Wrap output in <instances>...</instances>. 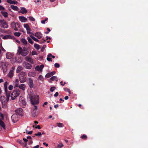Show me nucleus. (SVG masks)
<instances>
[{
	"label": "nucleus",
	"instance_id": "obj_52",
	"mask_svg": "<svg viewBox=\"0 0 148 148\" xmlns=\"http://www.w3.org/2000/svg\"><path fill=\"white\" fill-rule=\"evenodd\" d=\"M4 10L5 8H4L3 7L0 5V10Z\"/></svg>",
	"mask_w": 148,
	"mask_h": 148
},
{
	"label": "nucleus",
	"instance_id": "obj_7",
	"mask_svg": "<svg viewBox=\"0 0 148 148\" xmlns=\"http://www.w3.org/2000/svg\"><path fill=\"white\" fill-rule=\"evenodd\" d=\"M8 84V83L6 82L4 83V87L5 89V91L6 93V95H7V94H9L10 95V92H8V88L7 85Z\"/></svg>",
	"mask_w": 148,
	"mask_h": 148
},
{
	"label": "nucleus",
	"instance_id": "obj_21",
	"mask_svg": "<svg viewBox=\"0 0 148 148\" xmlns=\"http://www.w3.org/2000/svg\"><path fill=\"white\" fill-rule=\"evenodd\" d=\"M24 27L26 28L27 30V32L28 33V32H29L30 31V29L27 24H24Z\"/></svg>",
	"mask_w": 148,
	"mask_h": 148
},
{
	"label": "nucleus",
	"instance_id": "obj_12",
	"mask_svg": "<svg viewBox=\"0 0 148 148\" xmlns=\"http://www.w3.org/2000/svg\"><path fill=\"white\" fill-rule=\"evenodd\" d=\"M19 20L22 22H25L27 20V18L23 16H19L18 17Z\"/></svg>",
	"mask_w": 148,
	"mask_h": 148
},
{
	"label": "nucleus",
	"instance_id": "obj_59",
	"mask_svg": "<svg viewBox=\"0 0 148 148\" xmlns=\"http://www.w3.org/2000/svg\"><path fill=\"white\" fill-rule=\"evenodd\" d=\"M63 83V82L61 81L60 82V84H61V85H62V86H64L66 84V83L65 82H64V83Z\"/></svg>",
	"mask_w": 148,
	"mask_h": 148
},
{
	"label": "nucleus",
	"instance_id": "obj_18",
	"mask_svg": "<svg viewBox=\"0 0 148 148\" xmlns=\"http://www.w3.org/2000/svg\"><path fill=\"white\" fill-rule=\"evenodd\" d=\"M13 36H12L8 35H5L4 36L3 38V39H12L13 38Z\"/></svg>",
	"mask_w": 148,
	"mask_h": 148
},
{
	"label": "nucleus",
	"instance_id": "obj_48",
	"mask_svg": "<svg viewBox=\"0 0 148 148\" xmlns=\"http://www.w3.org/2000/svg\"><path fill=\"white\" fill-rule=\"evenodd\" d=\"M63 146V145L62 143H61L58 145V148H61Z\"/></svg>",
	"mask_w": 148,
	"mask_h": 148
},
{
	"label": "nucleus",
	"instance_id": "obj_13",
	"mask_svg": "<svg viewBox=\"0 0 148 148\" xmlns=\"http://www.w3.org/2000/svg\"><path fill=\"white\" fill-rule=\"evenodd\" d=\"M13 54L12 53L7 52L6 54V58L8 59H11L13 57Z\"/></svg>",
	"mask_w": 148,
	"mask_h": 148
},
{
	"label": "nucleus",
	"instance_id": "obj_50",
	"mask_svg": "<svg viewBox=\"0 0 148 148\" xmlns=\"http://www.w3.org/2000/svg\"><path fill=\"white\" fill-rule=\"evenodd\" d=\"M13 86L12 85H10L8 87V89L10 90H11L12 89Z\"/></svg>",
	"mask_w": 148,
	"mask_h": 148
},
{
	"label": "nucleus",
	"instance_id": "obj_33",
	"mask_svg": "<svg viewBox=\"0 0 148 148\" xmlns=\"http://www.w3.org/2000/svg\"><path fill=\"white\" fill-rule=\"evenodd\" d=\"M57 126L60 127H62L63 126L62 123H56Z\"/></svg>",
	"mask_w": 148,
	"mask_h": 148
},
{
	"label": "nucleus",
	"instance_id": "obj_10",
	"mask_svg": "<svg viewBox=\"0 0 148 148\" xmlns=\"http://www.w3.org/2000/svg\"><path fill=\"white\" fill-rule=\"evenodd\" d=\"M11 25L12 28H13L15 31H17L18 30V29L16 27V23L15 22H13L11 23Z\"/></svg>",
	"mask_w": 148,
	"mask_h": 148
},
{
	"label": "nucleus",
	"instance_id": "obj_14",
	"mask_svg": "<svg viewBox=\"0 0 148 148\" xmlns=\"http://www.w3.org/2000/svg\"><path fill=\"white\" fill-rule=\"evenodd\" d=\"M42 34L40 32H37L35 34L34 36L38 39H40L42 37Z\"/></svg>",
	"mask_w": 148,
	"mask_h": 148
},
{
	"label": "nucleus",
	"instance_id": "obj_54",
	"mask_svg": "<svg viewBox=\"0 0 148 148\" xmlns=\"http://www.w3.org/2000/svg\"><path fill=\"white\" fill-rule=\"evenodd\" d=\"M0 32L2 33H6V31H5V30L3 29H0Z\"/></svg>",
	"mask_w": 148,
	"mask_h": 148
},
{
	"label": "nucleus",
	"instance_id": "obj_60",
	"mask_svg": "<svg viewBox=\"0 0 148 148\" xmlns=\"http://www.w3.org/2000/svg\"><path fill=\"white\" fill-rule=\"evenodd\" d=\"M44 67V65L43 64H41L40 66V68L42 70V69Z\"/></svg>",
	"mask_w": 148,
	"mask_h": 148
},
{
	"label": "nucleus",
	"instance_id": "obj_40",
	"mask_svg": "<svg viewBox=\"0 0 148 148\" xmlns=\"http://www.w3.org/2000/svg\"><path fill=\"white\" fill-rule=\"evenodd\" d=\"M17 142L18 143L21 145H23V142L21 140L18 139L17 140Z\"/></svg>",
	"mask_w": 148,
	"mask_h": 148
},
{
	"label": "nucleus",
	"instance_id": "obj_47",
	"mask_svg": "<svg viewBox=\"0 0 148 148\" xmlns=\"http://www.w3.org/2000/svg\"><path fill=\"white\" fill-rule=\"evenodd\" d=\"M54 66L55 67L58 68L60 66L58 63H56L54 64Z\"/></svg>",
	"mask_w": 148,
	"mask_h": 148
},
{
	"label": "nucleus",
	"instance_id": "obj_63",
	"mask_svg": "<svg viewBox=\"0 0 148 148\" xmlns=\"http://www.w3.org/2000/svg\"><path fill=\"white\" fill-rule=\"evenodd\" d=\"M46 38L45 40L46 41L48 39L50 40L51 39V38L48 37V36H46Z\"/></svg>",
	"mask_w": 148,
	"mask_h": 148
},
{
	"label": "nucleus",
	"instance_id": "obj_24",
	"mask_svg": "<svg viewBox=\"0 0 148 148\" xmlns=\"http://www.w3.org/2000/svg\"><path fill=\"white\" fill-rule=\"evenodd\" d=\"M0 125L4 129H5V126L4 122L2 120H0Z\"/></svg>",
	"mask_w": 148,
	"mask_h": 148
},
{
	"label": "nucleus",
	"instance_id": "obj_58",
	"mask_svg": "<svg viewBox=\"0 0 148 148\" xmlns=\"http://www.w3.org/2000/svg\"><path fill=\"white\" fill-rule=\"evenodd\" d=\"M32 74L33 73L32 72H29L28 73V75L29 76H32Z\"/></svg>",
	"mask_w": 148,
	"mask_h": 148
},
{
	"label": "nucleus",
	"instance_id": "obj_22",
	"mask_svg": "<svg viewBox=\"0 0 148 148\" xmlns=\"http://www.w3.org/2000/svg\"><path fill=\"white\" fill-rule=\"evenodd\" d=\"M7 2L8 3L13 4H15L18 3L16 1H13L11 0H7Z\"/></svg>",
	"mask_w": 148,
	"mask_h": 148
},
{
	"label": "nucleus",
	"instance_id": "obj_1",
	"mask_svg": "<svg viewBox=\"0 0 148 148\" xmlns=\"http://www.w3.org/2000/svg\"><path fill=\"white\" fill-rule=\"evenodd\" d=\"M15 112L16 114H13L11 116L12 120L14 123H16L18 120L17 114L22 116L23 114V110L21 108H19L15 110Z\"/></svg>",
	"mask_w": 148,
	"mask_h": 148
},
{
	"label": "nucleus",
	"instance_id": "obj_42",
	"mask_svg": "<svg viewBox=\"0 0 148 148\" xmlns=\"http://www.w3.org/2000/svg\"><path fill=\"white\" fill-rule=\"evenodd\" d=\"M34 111H33V113H32V115L33 117H35L36 116H37L38 115V112H34Z\"/></svg>",
	"mask_w": 148,
	"mask_h": 148
},
{
	"label": "nucleus",
	"instance_id": "obj_25",
	"mask_svg": "<svg viewBox=\"0 0 148 148\" xmlns=\"http://www.w3.org/2000/svg\"><path fill=\"white\" fill-rule=\"evenodd\" d=\"M22 70L23 67L21 66H19L16 69V72L17 73H19Z\"/></svg>",
	"mask_w": 148,
	"mask_h": 148
},
{
	"label": "nucleus",
	"instance_id": "obj_2",
	"mask_svg": "<svg viewBox=\"0 0 148 148\" xmlns=\"http://www.w3.org/2000/svg\"><path fill=\"white\" fill-rule=\"evenodd\" d=\"M18 52L19 54H21L23 56H25L29 53L28 49L25 47H24L22 49V48L19 46L18 47Z\"/></svg>",
	"mask_w": 148,
	"mask_h": 148
},
{
	"label": "nucleus",
	"instance_id": "obj_46",
	"mask_svg": "<svg viewBox=\"0 0 148 148\" xmlns=\"http://www.w3.org/2000/svg\"><path fill=\"white\" fill-rule=\"evenodd\" d=\"M48 19L47 18H45L44 20L42 21L41 22L42 24H44L45 23V22L47 21Z\"/></svg>",
	"mask_w": 148,
	"mask_h": 148
},
{
	"label": "nucleus",
	"instance_id": "obj_36",
	"mask_svg": "<svg viewBox=\"0 0 148 148\" xmlns=\"http://www.w3.org/2000/svg\"><path fill=\"white\" fill-rule=\"evenodd\" d=\"M14 35L16 36L19 37L21 35V33L19 32H16L14 33Z\"/></svg>",
	"mask_w": 148,
	"mask_h": 148
},
{
	"label": "nucleus",
	"instance_id": "obj_19",
	"mask_svg": "<svg viewBox=\"0 0 148 148\" xmlns=\"http://www.w3.org/2000/svg\"><path fill=\"white\" fill-rule=\"evenodd\" d=\"M18 12L24 14L26 13L27 12V11L25 8L22 7L21 8V10Z\"/></svg>",
	"mask_w": 148,
	"mask_h": 148
},
{
	"label": "nucleus",
	"instance_id": "obj_45",
	"mask_svg": "<svg viewBox=\"0 0 148 148\" xmlns=\"http://www.w3.org/2000/svg\"><path fill=\"white\" fill-rule=\"evenodd\" d=\"M26 132L27 134H31L32 133L33 131H28L27 130H26Z\"/></svg>",
	"mask_w": 148,
	"mask_h": 148
},
{
	"label": "nucleus",
	"instance_id": "obj_6",
	"mask_svg": "<svg viewBox=\"0 0 148 148\" xmlns=\"http://www.w3.org/2000/svg\"><path fill=\"white\" fill-rule=\"evenodd\" d=\"M6 99L5 101H1L2 106L3 108H4L6 107L7 105V103L8 102L10 96L9 94H7V95H6Z\"/></svg>",
	"mask_w": 148,
	"mask_h": 148
},
{
	"label": "nucleus",
	"instance_id": "obj_51",
	"mask_svg": "<svg viewBox=\"0 0 148 148\" xmlns=\"http://www.w3.org/2000/svg\"><path fill=\"white\" fill-rule=\"evenodd\" d=\"M41 135H42V134L40 132H38L37 133L35 134V136H41Z\"/></svg>",
	"mask_w": 148,
	"mask_h": 148
},
{
	"label": "nucleus",
	"instance_id": "obj_16",
	"mask_svg": "<svg viewBox=\"0 0 148 148\" xmlns=\"http://www.w3.org/2000/svg\"><path fill=\"white\" fill-rule=\"evenodd\" d=\"M56 72L54 71H52L50 73H47L45 75V77L49 78L55 74Z\"/></svg>",
	"mask_w": 148,
	"mask_h": 148
},
{
	"label": "nucleus",
	"instance_id": "obj_11",
	"mask_svg": "<svg viewBox=\"0 0 148 148\" xmlns=\"http://www.w3.org/2000/svg\"><path fill=\"white\" fill-rule=\"evenodd\" d=\"M25 60L31 64H33L34 63L33 60L30 57L27 56L25 58Z\"/></svg>",
	"mask_w": 148,
	"mask_h": 148
},
{
	"label": "nucleus",
	"instance_id": "obj_41",
	"mask_svg": "<svg viewBox=\"0 0 148 148\" xmlns=\"http://www.w3.org/2000/svg\"><path fill=\"white\" fill-rule=\"evenodd\" d=\"M56 88L55 86L51 87L50 88V91L51 92H53Z\"/></svg>",
	"mask_w": 148,
	"mask_h": 148
},
{
	"label": "nucleus",
	"instance_id": "obj_38",
	"mask_svg": "<svg viewBox=\"0 0 148 148\" xmlns=\"http://www.w3.org/2000/svg\"><path fill=\"white\" fill-rule=\"evenodd\" d=\"M87 136L86 135H84L81 136V138L82 139H84L85 140H86L87 139Z\"/></svg>",
	"mask_w": 148,
	"mask_h": 148
},
{
	"label": "nucleus",
	"instance_id": "obj_27",
	"mask_svg": "<svg viewBox=\"0 0 148 148\" xmlns=\"http://www.w3.org/2000/svg\"><path fill=\"white\" fill-rule=\"evenodd\" d=\"M1 14L3 16L5 17L6 18L8 17V13L5 12L1 11Z\"/></svg>",
	"mask_w": 148,
	"mask_h": 148
},
{
	"label": "nucleus",
	"instance_id": "obj_23",
	"mask_svg": "<svg viewBox=\"0 0 148 148\" xmlns=\"http://www.w3.org/2000/svg\"><path fill=\"white\" fill-rule=\"evenodd\" d=\"M13 70H11L8 74V77L11 78L13 76Z\"/></svg>",
	"mask_w": 148,
	"mask_h": 148
},
{
	"label": "nucleus",
	"instance_id": "obj_31",
	"mask_svg": "<svg viewBox=\"0 0 148 148\" xmlns=\"http://www.w3.org/2000/svg\"><path fill=\"white\" fill-rule=\"evenodd\" d=\"M34 47L37 50H38L40 48V45L37 44H35L34 45Z\"/></svg>",
	"mask_w": 148,
	"mask_h": 148
},
{
	"label": "nucleus",
	"instance_id": "obj_49",
	"mask_svg": "<svg viewBox=\"0 0 148 148\" xmlns=\"http://www.w3.org/2000/svg\"><path fill=\"white\" fill-rule=\"evenodd\" d=\"M32 55H37V53L35 51H33L32 52Z\"/></svg>",
	"mask_w": 148,
	"mask_h": 148
},
{
	"label": "nucleus",
	"instance_id": "obj_8",
	"mask_svg": "<svg viewBox=\"0 0 148 148\" xmlns=\"http://www.w3.org/2000/svg\"><path fill=\"white\" fill-rule=\"evenodd\" d=\"M15 86L16 87H18L20 89L23 90H25L26 87L25 85L24 84L19 85L18 84H16L15 85Z\"/></svg>",
	"mask_w": 148,
	"mask_h": 148
},
{
	"label": "nucleus",
	"instance_id": "obj_26",
	"mask_svg": "<svg viewBox=\"0 0 148 148\" xmlns=\"http://www.w3.org/2000/svg\"><path fill=\"white\" fill-rule=\"evenodd\" d=\"M21 41L23 43L24 45H26L27 44V41L25 39H21Z\"/></svg>",
	"mask_w": 148,
	"mask_h": 148
},
{
	"label": "nucleus",
	"instance_id": "obj_34",
	"mask_svg": "<svg viewBox=\"0 0 148 148\" xmlns=\"http://www.w3.org/2000/svg\"><path fill=\"white\" fill-rule=\"evenodd\" d=\"M27 39L28 42L30 43L31 44H33V41H32V39L30 38L29 37H28L27 38Z\"/></svg>",
	"mask_w": 148,
	"mask_h": 148
},
{
	"label": "nucleus",
	"instance_id": "obj_44",
	"mask_svg": "<svg viewBox=\"0 0 148 148\" xmlns=\"http://www.w3.org/2000/svg\"><path fill=\"white\" fill-rule=\"evenodd\" d=\"M29 20L31 21H34L35 20L34 18L32 16H29Z\"/></svg>",
	"mask_w": 148,
	"mask_h": 148
},
{
	"label": "nucleus",
	"instance_id": "obj_5",
	"mask_svg": "<svg viewBox=\"0 0 148 148\" xmlns=\"http://www.w3.org/2000/svg\"><path fill=\"white\" fill-rule=\"evenodd\" d=\"M0 25L1 27L4 28H7L8 27V25L6 21L3 19H0Z\"/></svg>",
	"mask_w": 148,
	"mask_h": 148
},
{
	"label": "nucleus",
	"instance_id": "obj_3",
	"mask_svg": "<svg viewBox=\"0 0 148 148\" xmlns=\"http://www.w3.org/2000/svg\"><path fill=\"white\" fill-rule=\"evenodd\" d=\"M21 93V91L19 89H14L11 95V97L12 100H14L17 97H18Z\"/></svg>",
	"mask_w": 148,
	"mask_h": 148
},
{
	"label": "nucleus",
	"instance_id": "obj_64",
	"mask_svg": "<svg viewBox=\"0 0 148 148\" xmlns=\"http://www.w3.org/2000/svg\"><path fill=\"white\" fill-rule=\"evenodd\" d=\"M39 147V146L38 145H37L36 146H34V147L32 148H38Z\"/></svg>",
	"mask_w": 148,
	"mask_h": 148
},
{
	"label": "nucleus",
	"instance_id": "obj_56",
	"mask_svg": "<svg viewBox=\"0 0 148 148\" xmlns=\"http://www.w3.org/2000/svg\"><path fill=\"white\" fill-rule=\"evenodd\" d=\"M47 60H48L49 61L52 62L51 58H49V57H47Z\"/></svg>",
	"mask_w": 148,
	"mask_h": 148
},
{
	"label": "nucleus",
	"instance_id": "obj_20",
	"mask_svg": "<svg viewBox=\"0 0 148 148\" xmlns=\"http://www.w3.org/2000/svg\"><path fill=\"white\" fill-rule=\"evenodd\" d=\"M25 68L27 69H31L32 67V65L29 63H26L25 66Z\"/></svg>",
	"mask_w": 148,
	"mask_h": 148
},
{
	"label": "nucleus",
	"instance_id": "obj_61",
	"mask_svg": "<svg viewBox=\"0 0 148 148\" xmlns=\"http://www.w3.org/2000/svg\"><path fill=\"white\" fill-rule=\"evenodd\" d=\"M23 140L25 142V143H26L28 141V140L27 139H26L25 138H23Z\"/></svg>",
	"mask_w": 148,
	"mask_h": 148
},
{
	"label": "nucleus",
	"instance_id": "obj_9",
	"mask_svg": "<svg viewBox=\"0 0 148 148\" xmlns=\"http://www.w3.org/2000/svg\"><path fill=\"white\" fill-rule=\"evenodd\" d=\"M28 84L30 88H32L34 87L33 81L31 78L29 79V82H28Z\"/></svg>",
	"mask_w": 148,
	"mask_h": 148
},
{
	"label": "nucleus",
	"instance_id": "obj_53",
	"mask_svg": "<svg viewBox=\"0 0 148 148\" xmlns=\"http://www.w3.org/2000/svg\"><path fill=\"white\" fill-rule=\"evenodd\" d=\"M64 90L65 91H67L70 94L71 93V91L68 88H64Z\"/></svg>",
	"mask_w": 148,
	"mask_h": 148
},
{
	"label": "nucleus",
	"instance_id": "obj_29",
	"mask_svg": "<svg viewBox=\"0 0 148 148\" xmlns=\"http://www.w3.org/2000/svg\"><path fill=\"white\" fill-rule=\"evenodd\" d=\"M51 80L52 81H56L57 82L58 80V78L56 76H52L50 78Z\"/></svg>",
	"mask_w": 148,
	"mask_h": 148
},
{
	"label": "nucleus",
	"instance_id": "obj_35",
	"mask_svg": "<svg viewBox=\"0 0 148 148\" xmlns=\"http://www.w3.org/2000/svg\"><path fill=\"white\" fill-rule=\"evenodd\" d=\"M35 70L36 71H42L41 69L39 66H37L35 68Z\"/></svg>",
	"mask_w": 148,
	"mask_h": 148
},
{
	"label": "nucleus",
	"instance_id": "obj_15",
	"mask_svg": "<svg viewBox=\"0 0 148 148\" xmlns=\"http://www.w3.org/2000/svg\"><path fill=\"white\" fill-rule=\"evenodd\" d=\"M26 102L25 100H22L21 101L20 104V106L23 108L25 107L26 105Z\"/></svg>",
	"mask_w": 148,
	"mask_h": 148
},
{
	"label": "nucleus",
	"instance_id": "obj_30",
	"mask_svg": "<svg viewBox=\"0 0 148 148\" xmlns=\"http://www.w3.org/2000/svg\"><path fill=\"white\" fill-rule=\"evenodd\" d=\"M25 76V73L24 72L22 71L19 74V77H24Z\"/></svg>",
	"mask_w": 148,
	"mask_h": 148
},
{
	"label": "nucleus",
	"instance_id": "obj_4",
	"mask_svg": "<svg viewBox=\"0 0 148 148\" xmlns=\"http://www.w3.org/2000/svg\"><path fill=\"white\" fill-rule=\"evenodd\" d=\"M30 100L33 105L38 104L39 102V97L35 95L31 96Z\"/></svg>",
	"mask_w": 148,
	"mask_h": 148
},
{
	"label": "nucleus",
	"instance_id": "obj_39",
	"mask_svg": "<svg viewBox=\"0 0 148 148\" xmlns=\"http://www.w3.org/2000/svg\"><path fill=\"white\" fill-rule=\"evenodd\" d=\"M0 99L1 100V101L2 100L5 101L6 99L4 96H1L0 98Z\"/></svg>",
	"mask_w": 148,
	"mask_h": 148
},
{
	"label": "nucleus",
	"instance_id": "obj_43",
	"mask_svg": "<svg viewBox=\"0 0 148 148\" xmlns=\"http://www.w3.org/2000/svg\"><path fill=\"white\" fill-rule=\"evenodd\" d=\"M34 106V107L32 108L33 111H34L35 110H36L37 109V106L36 105H33Z\"/></svg>",
	"mask_w": 148,
	"mask_h": 148
},
{
	"label": "nucleus",
	"instance_id": "obj_37",
	"mask_svg": "<svg viewBox=\"0 0 148 148\" xmlns=\"http://www.w3.org/2000/svg\"><path fill=\"white\" fill-rule=\"evenodd\" d=\"M40 42V43L41 44H42L46 42V40L44 39V38H43L41 40H40V41H39Z\"/></svg>",
	"mask_w": 148,
	"mask_h": 148
},
{
	"label": "nucleus",
	"instance_id": "obj_32",
	"mask_svg": "<svg viewBox=\"0 0 148 148\" xmlns=\"http://www.w3.org/2000/svg\"><path fill=\"white\" fill-rule=\"evenodd\" d=\"M30 37L31 38H32L34 41H35L36 42H39V40L38 39H37L35 37H34L33 36H30Z\"/></svg>",
	"mask_w": 148,
	"mask_h": 148
},
{
	"label": "nucleus",
	"instance_id": "obj_57",
	"mask_svg": "<svg viewBox=\"0 0 148 148\" xmlns=\"http://www.w3.org/2000/svg\"><path fill=\"white\" fill-rule=\"evenodd\" d=\"M59 93L58 92H56L55 93V94L54 95V96L55 97H57Z\"/></svg>",
	"mask_w": 148,
	"mask_h": 148
},
{
	"label": "nucleus",
	"instance_id": "obj_55",
	"mask_svg": "<svg viewBox=\"0 0 148 148\" xmlns=\"http://www.w3.org/2000/svg\"><path fill=\"white\" fill-rule=\"evenodd\" d=\"M42 78H43L42 76L41 75H40L38 77V79L40 80H42Z\"/></svg>",
	"mask_w": 148,
	"mask_h": 148
},
{
	"label": "nucleus",
	"instance_id": "obj_17",
	"mask_svg": "<svg viewBox=\"0 0 148 148\" xmlns=\"http://www.w3.org/2000/svg\"><path fill=\"white\" fill-rule=\"evenodd\" d=\"M19 79L20 82L21 83L25 82L27 79L25 76L23 77L21 76V77L19 78Z\"/></svg>",
	"mask_w": 148,
	"mask_h": 148
},
{
	"label": "nucleus",
	"instance_id": "obj_62",
	"mask_svg": "<svg viewBox=\"0 0 148 148\" xmlns=\"http://www.w3.org/2000/svg\"><path fill=\"white\" fill-rule=\"evenodd\" d=\"M16 24H17V26L18 27H19V28L21 26L18 22H16Z\"/></svg>",
	"mask_w": 148,
	"mask_h": 148
},
{
	"label": "nucleus",
	"instance_id": "obj_28",
	"mask_svg": "<svg viewBox=\"0 0 148 148\" xmlns=\"http://www.w3.org/2000/svg\"><path fill=\"white\" fill-rule=\"evenodd\" d=\"M11 8L12 9L15 11H18L19 9L18 8L17 6L14 5H11Z\"/></svg>",
	"mask_w": 148,
	"mask_h": 148
}]
</instances>
